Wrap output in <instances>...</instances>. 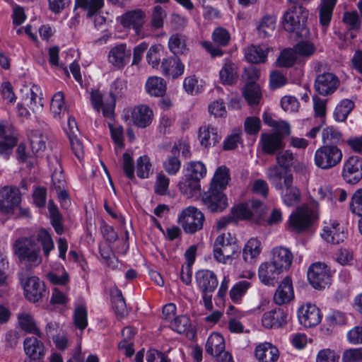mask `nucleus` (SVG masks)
Returning <instances> with one entry per match:
<instances>
[{
    "label": "nucleus",
    "instance_id": "11",
    "mask_svg": "<svg viewBox=\"0 0 362 362\" xmlns=\"http://www.w3.org/2000/svg\"><path fill=\"white\" fill-rule=\"evenodd\" d=\"M21 284L25 298L31 303L38 302L47 295L44 282L37 276L22 278Z\"/></svg>",
    "mask_w": 362,
    "mask_h": 362
},
{
    "label": "nucleus",
    "instance_id": "56",
    "mask_svg": "<svg viewBox=\"0 0 362 362\" xmlns=\"http://www.w3.org/2000/svg\"><path fill=\"white\" fill-rule=\"evenodd\" d=\"M170 327L179 334L186 333L191 327L190 320L185 315L177 316L170 322Z\"/></svg>",
    "mask_w": 362,
    "mask_h": 362
},
{
    "label": "nucleus",
    "instance_id": "60",
    "mask_svg": "<svg viewBox=\"0 0 362 362\" xmlns=\"http://www.w3.org/2000/svg\"><path fill=\"white\" fill-rule=\"evenodd\" d=\"M276 159L277 164L273 165L272 166H278L285 171H288V168L292 165L293 154L291 151L286 150L285 151L278 153L276 154Z\"/></svg>",
    "mask_w": 362,
    "mask_h": 362
},
{
    "label": "nucleus",
    "instance_id": "9",
    "mask_svg": "<svg viewBox=\"0 0 362 362\" xmlns=\"http://www.w3.org/2000/svg\"><path fill=\"white\" fill-rule=\"evenodd\" d=\"M211 38L213 42L204 41L202 43V47L212 57H221L223 51L221 47H226L230 41L229 32L226 28L218 27L213 31Z\"/></svg>",
    "mask_w": 362,
    "mask_h": 362
},
{
    "label": "nucleus",
    "instance_id": "63",
    "mask_svg": "<svg viewBox=\"0 0 362 362\" xmlns=\"http://www.w3.org/2000/svg\"><path fill=\"white\" fill-rule=\"evenodd\" d=\"M350 209L354 214L362 217V189L356 190L353 194Z\"/></svg>",
    "mask_w": 362,
    "mask_h": 362
},
{
    "label": "nucleus",
    "instance_id": "24",
    "mask_svg": "<svg viewBox=\"0 0 362 362\" xmlns=\"http://www.w3.org/2000/svg\"><path fill=\"white\" fill-rule=\"evenodd\" d=\"M288 313L281 308H276L264 313L262 322L267 329L279 328L286 324Z\"/></svg>",
    "mask_w": 362,
    "mask_h": 362
},
{
    "label": "nucleus",
    "instance_id": "21",
    "mask_svg": "<svg viewBox=\"0 0 362 362\" xmlns=\"http://www.w3.org/2000/svg\"><path fill=\"white\" fill-rule=\"evenodd\" d=\"M321 236L327 243L339 244L346 239V233L338 221L329 220L325 222Z\"/></svg>",
    "mask_w": 362,
    "mask_h": 362
},
{
    "label": "nucleus",
    "instance_id": "5",
    "mask_svg": "<svg viewBox=\"0 0 362 362\" xmlns=\"http://www.w3.org/2000/svg\"><path fill=\"white\" fill-rule=\"evenodd\" d=\"M343 152L337 145H323L318 148L314 155V163L324 170L337 166L342 160Z\"/></svg>",
    "mask_w": 362,
    "mask_h": 362
},
{
    "label": "nucleus",
    "instance_id": "51",
    "mask_svg": "<svg viewBox=\"0 0 362 362\" xmlns=\"http://www.w3.org/2000/svg\"><path fill=\"white\" fill-rule=\"evenodd\" d=\"M170 50L175 55L183 54L186 50L185 37L180 34H174L168 40Z\"/></svg>",
    "mask_w": 362,
    "mask_h": 362
},
{
    "label": "nucleus",
    "instance_id": "14",
    "mask_svg": "<svg viewBox=\"0 0 362 362\" xmlns=\"http://www.w3.org/2000/svg\"><path fill=\"white\" fill-rule=\"evenodd\" d=\"M317 218V216L313 209L299 207L291 214L289 226L293 230L301 232L308 229Z\"/></svg>",
    "mask_w": 362,
    "mask_h": 362
},
{
    "label": "nucleus",
    "instance_id": "18",
    "mask_svg": "<svg viewBox=\"0 0 362 362\" xmlns=\"http://www.w3.org/2000/svg\"><path fill=\"white\" fill-rule=\"evenodd\" d=\"M339 86V80L334 74L325 72L317 76L314 88L320 95L327 96L334 93Z\"/></svg>",
    "mask_w": 362,
    "mask_h": 362
},
{
    "label": "nucleus",
    "instance_id": "17",
    "mask_svg": "<svg viewBox=\"0 0 362 362\" xmlns=\"http://www.w3.org/2000/svg\"><path fill=\"white\" fill-rule=\"evenodd\" d=\"M341 175L344 181L355 185L362 179V158L349 156L344 160Z\"/></svg>",
    "mask_w": 362,
    "mask_h": 362
},
{
    "label": "nucleus",
    "instance_id": "42",
    "mask_svg": "<svg viewBox=\"0 0 362 362\" xmlns=\"http://www.w3.org/2000/svg\"><path fill=\"white\" fill-rule=\"evenodd\" d=\"M219 76L223 84H233L238 77L235 64L230 62H226L219 71Z\"/></svg>",
    "mask_w": 362,
    "mask_h": 362
},
{
    "label": "nucleus",
    "instance_id": "53",
    "mask_svg": "<svg viewBox=\"0 0 362 362\" xmlns=\"http://www.w3.org/2000/svg\"><path fill=\"white\" fill-rule=\"evenodd\" d=\"M37 240L42 247L45 256L48 257L50 252L54 248V244L50 234L45 229H41L37 235Z\"/></svg>",
    "mask_w": 362,
    "mask_h": 362
},
{
    "label": "nucleus",
    "instance_id": "27",
    "mask_svg": "<svg viewBox=\"0 0 362 362\" xmlns=\"http://www.w3.org/2000/svg\"><path fill=\"white\" fill-rule=\"evenodd\" d=\"M153 116V111L145 105L134 107L132 112L133 123L140 128L148 126L152 122Z\"/></svg>",
    "mask_w": 362,
    "mask_h": 362
},
{
    "label": "nucleus",
    "instance_id": "30",
    "mask_svg": "<svg viewBox=\"0 0 362 362\" xmlns=\"http://www.w3.org/2000/svg\"><path fill=\"white\" fill-rule=\"evenodd\" d=\"M161 68L165 76L175 78L183 74L185 66L177 57H173L164 59Z\"/></svg>",
    "mask_w": 362,
    "mask_h": 362
},
{
    "label": "nucleus",
    "instance_id": "57",
    "mask_svg": "<svg viewBox=\"0 0 362 362\" xmlns=\"http://www.w3.org/2000/svg\"><path fill=\"white\" fill-rule=\"evenodd\" d=\"M167 13L160 6H156L153 8L151 19V25L153 29L157 30L163 28L164 20L166 18Z\"/></svg>",
    "mask_w": 362,
    "mask_h": 362
},
{
    "label": "nucleus",
    "instance_id": "49",
    "mask_svg": "<svg viewBox=\"0 0 362 362\" xmlns=\"http://www.w3.org/2000/svg\"><path fill=\"white\" fill-rule=\"evenodd\" d=\"M250 286V282L246 280L240 281L234 284L229 292L231 300L235 303H240Z\"/></svg>",
    "mask_w": 362,
    "mask_h": 362
},
{
    "label": "nucleus",
    "instance_id": "61",
    "mask_svg": "<svg viewBox=\"0 0 362 362\" xmlns=\"http://www.w3.org/2000/svg\"><path fill=\"white\" fill-rule=\"evenodd\" d=\"M183 87L186 92L191 95L199 93L202 90L203 88L194 76L185 78L183 81Z\"/></svg>",
    "mask_w": 362,
    "mask_h": 362
},
{
    "label": "nucleus",
    "instance_id": "33",
    "mask_svg": "<svg viewBox=\"0 0 362 362\" xmlns=\"http://www.w3.org/2000/svg\"><path fill=\"white\" fill-rule=\"evenodd\" d=\"M23 346L25 354L32 359H39L44 355V344L36 337H26Z\"/></svg>",
    "mask_w": 362,
    "mask_h": 362
},
{
    "label": "nucleus",
    "instance_id": "35",
    "mask_svg": "<svg viewBox=\"0 0 362 362\" xmlns=\"http://www.w3.org/2000/svg\"><path fill=\"white\" fill-rule=\"evenodd\" d=\"M268 49V47L264 45L251 46L245 50V56L247 61L250 63L257 64L264 62L267 56Z\"/></svg>",
    "mask_w": 362,
    "mask_h": 362
},
{
    "label": "nucleus",
    "instance_id": "58",
    "mask_svg": "<svg viewBox=\"0 0 362 362\" xmlns=\"http://www.w3.org/2000/svg\"><path fill=\"white\" fill-rule=\"evenodd\" d=\"M3 139L4 141H0V156L7 159L17 143V135L9 136Z\"/></svg>",
    "mask_w": 362,
    "mask_h": 362
},
{
    "label": "nucleus",
    "instance_id": "15",
    "mask_svg": "<svg viewBox=\"0 0 362 362\" xmlns=\"http://www.w3.org/2000/svg\"><path fill=\"white\" fill-rule=\"evenodd\" d=\"M264 214V205L257 199L252 200L249 204H240L231 209L234 219H250L262 217Z\"/></svg>",
    "mask_w": 362,
    "mask_h": 362
},
{
    "label": "nucleus",
    "instance_id": "32",
    "mask_svg": "<svg viewBox=\"0 0 362 362\" xmlns=\"http://www.w3.org/2000/svg\"><path fill=\"white\" fill-rule=\"evenodd\" d=\"M199 139L202 146L208 148L214 146L221 139L218 129L211 125L199 128Z\"/></svg>",
    "mask_w": 362,
    "mask_h": 362
},
{
    "label": "nucleus",
    "instance_id": "34",
    "mask_svg": "<svg viewBox=\"0 0 362 362\" xmlns=\"http://www.w3.org/2000/svg\"><path fill=\"white\" fill-rule=\"evenodd\" d=\"M262 252V243L257 238H252L246 243L243 250L244 260L252 263Z\"/></svg>",
    "mask_w": 362,
    "mask_h": 362
},
{
    "label": "nucleus",
    "instance_id": "55",
    "mask_svg": "<svg viewBox=\"0 0 362 362\" xmlns=\"http://www.w3.org/2000/svg\"><path fill=\"white\" fill-rule=\"evenodd\" d=\"M64 95L61 91L56 93L52 99L50 104V110L54 117H61L62 113L65 110Z\"/></svg>",
    "mask_w": 362,
    "mask_h": 362
},
{
    "label": "nucleus",
    "instance_id": "6",
    "mask_svg": "<svg viewBox=\"0 0 362 362\" xmlns=\"http://www.w3.org/2000/svg\"><path fill=\"white\" fill-rule=\"evenodd\" d=\"M14 253L21 261L37 266L40 264V248L31 238H21L14 244Z\"/></svg>",
    "mask_w": 362,
    "mask_h": 362
},
{
    "label": "nucleus",
    "instance_id": "45",
    "mask_svg": "<svg viewBox=\"0 0 362 362\" xmlns=\"http://www.w3.org/2000/svg\"><path fill=\"white\" fill-rule=\"evenodd\" d=\"M342 139L341 132L333 126L327 127L323 129L322 133V140L323 145H337Z\"/></svg>",
    "mask_w": 362,
    "mask_h": 362
},
{
    "label": "nucleus",
    "instance_id": "13",
    "mask_svg": "<svg viewBox=\"0 0 362 362\" xmlns=\"http://www.w3.org/2000/svg\"><path fill=\"white\" fill-rule=\"evenodd\" d=\"M21 202V194L17 187L7 185L0 189V211L3 214H12Z\"/></svg>",
    "mask_w": 362,
    "mask_h": 362
},
{
    "label": "nucleus",
    "instance_id": "31",
    "mask_svg": "<svg viewBox=\"0 0 362 362\" xmlns=\"http://www.w3.org/2000/svg\"><path fill=\"white\" fill-rule=\"evenodd\" d=\"M205 351L208 354L216 357L225 351V340L218 333L214 332L209 337L205 344Z\"/></svg>",
    "mask_w": 362,
    "mask_h": 362
},
{
    "label": "nucleus",
    "instance_id": "16",
    "mask_svg": "<svg viewBox=\"0 0 362 362\" xmlns=\"http://www.w3.org/2000/svg\"><path fill=\"white\" fill-rule=\"evenodd\" d=\"M237 250L238 246L235 244L230 243L224 234L220 235L214 243V257L217 262L227 264L233 259Z\"/></svg>",
    "mask_w": 362,
    "mask_h": 362
},
{
    "label": "nucleus",
    "instance_id": "22",
    "mask_svg": "<svg viewBox=\"0 0 362 362\" xmlns=\"http://www.w3.org/2000/svg\"><path fill=\"white\" fill-rule=\"evenodd\" d=\"M259 145L264 154L274 155L284 147L283 137L276 133L262 134Z\"/></svg>",
    "mask_w": 362,
    "mask_h": 362
},
{
    "label": "nucleus",
    "instance_id": "23",
    "mask_svg": "<svg viewBox=\"0 0 362 362\" xmlns=\"http://www.w3.org/2000/svg\"><path fill=\"white\" fill-rule=\"evenodd\" d=\"M130 57L131 50L127 48L126 44L121 43L109 51L107 60L117 69H122L129 63Z\"/></svg>",
    "mask_w": 362,
    "mask_h": 362
},
{
    "label": "nucleus",
    "instance_id": "41",
    "mask_svg": "<svg viewBox=\"0 0 362 362\" xmlns=\"http://www.w3.org/2000/svg\"><path fill=\"white\" fill-rule=\"evenodd\" d=\"M354 108V103L349 99L341 100L334 111V118L337 122H344Z\"/></svg>",
    "mask_w": 362,
    "mask_h": 362
},
{
    "label": "nucleus",
    "instance_id": "64",
    "mask_svg": "<svg viewBox=\"0 0 362 362\" xmlns=\"http://www.w3.org/2000/svg\"><path fill=\"white\" fill-rule=\"evenodd\" d=\"M342 360L343 362H362V347L345 351Z\"/></svg>",
    "mask_w": 362,
    "mask_h": 362
},
{
    "label": "nucleus",
    "instance_id": "25",
    "mask_svg": "<svg viewBox=\"0 0 362 362\" xmlns=\"http://www.w3.org/2000/svg\"><path fill=\"white\" fill-rule=\"evenodd\" d=\"M279 267H277L271 261L269 262H264L260 264L258 270V275L260 281L265 285L274 286L280 278V275L283 273Z\"/></svg>",
    "mask_w": 362,
    "mask_h": 362
},
{
    "label": "nucleus",
    "instance_id": "1",
    "mask_svg": "<svg viewBox=\"0 0 362 362\" xmlns=\"http://www.w3.org/2000/svg\"><path fill=\"white\" fill-rule=\"evenodd\" d=\"M230 180L229 170L226 166L217 168L211 180L209 190L204 193L202 201L211 213L222 212L228 206V197L223 190Z\"/></svg>",
    "mask_w": 362,
    "mask_h": 362
},
{
    "label": "nucleus",
    "instance_id": "29",
    "mask_svg": "<svg viewBox=\"0 0 362 362\" xmlns=\"http://www.w3.org/2000/svg\"><path fill=\"white\" fill-rule=\"evenodd\" d=\"M294 297L292 282L290 279L285 278L276 289L274 300L277 305L289 303Z\"/></svg>",
    "mask_w": 362,
    "mask_h": 362
},
{
    "label": "nucleus",
    "instance_id": "47",
    "mask_svg": "<svg viewBox=\"0 0 362 362\" xmlns=\"http://www.w3.org/2000/svg\"><path fill=\"white\" fill-rule=\"evenodd\" d=\"M276 28V18L272 16H266L262 18L257 29L259 36L266 38L271 36Z\"/></svg>",
    "mask_w": 362,
    "mask_h": 362
},
{
    "label": "nucleus",
    "instance_id": "46",
    "mask_svg": "<svg viewBox=\"0 0 362 362\" xmlns=\"http://www.w3.org/2000/svg\"><path fill=\"white\" fill-rule=\"evenodd\" d=\"M186 175L200 182L206 174L205 165L201 161H190L187 163Z\"/></svg>",
    "mask_w": 362,
    "mask_h": 362
},
{
    "label": "nucleus",
    "instance_id": "52",
    "mask_svg": "<svg viewBox=\"0 0 362 362\" xmlns=\"http://www.w3.org/2000/svg\"><path fill=\"white\" fill-rule=\"evenodd\" d=\"M163 168L169 175H175L181 168V161L177 155L170 152L163 161Z\"/></svg>",
    "mask_w": 362,
    "mask_h": 362
},
{
    "label": "nucleus",
    "instance_id": "54",
    "mask_svg": "<svg viewBox=\"0 0 362 362\" xmlns=\"http://www.w3.org/2000/svg\"><path fill=\"white\" fill-rule=\"evenodd\" d=\"M150 159L146 156H140L136 160V174L139 178L145 179L152 173Z\"/></svg>",
    "mask_w": 362,
    "mask_h": 362
},
{
    "label": "nucleus",
    "instance_id": "50",
    "mask_svg": "<svg viewBox=\"0 0 362 362\" xmlns=\"http://www.w3.org/2000/svg\"><path fill=\"white\" fill-rule=\"evenodd\" d=\"M48 210L50 215V221L55 232L58 235H62L64 232V228L62 223V216L58 211L57 206L52 200L48 203Z\"/></svg>",
    "mask_w": 362,
    "mask_h": 362
},
{
    "label": "nucleus",
    "instance_id": "28",
    "mask_svg": "<svg viewBox=\"0 0 362 362\" xmlns=\"http://www.w3.org/2000/svg\"><path fill=\"white\" fill-rule=\"evenodd\" d=\"M255 355L259 361L275 362L279 357V351L272 344L265 342L256 346Z\"/></svg>",
    "mask_w": 362,
    "mask_h": 362
},
{
    "label": "nucleus",
    "instance_id": "20",
    "mask_svg": "<svg viewBox=\"0 0 362 362\" xmlns=\"http://www.w3.org/2000/svg\"><path fill=\"white\" fill-rule=\"evenodd\" d=\"M300 323L305 327L317 325L322 319L320 309L314 304L307 303L301 306L298 311Z\"/></svg>",
    "mask_w": 362,
    "mask_h": 362
},
{
    "label": "nucleus",
    "instance_id": "7",
    "mask_svg": "<svg viewBox=\"0 0 362 362\" xmlns=\"http://www.w3.org/2000/svg\"><path fill=\"white\" fill-rule=\"evenodd\" d=\"M204 214L194 206L184 209L178 216L177 221L187 233H194L203 228Z\"/></svg>",
    "mask_w": 362,
    "mask_h": 362
},
{
    "label": "nucleus",
    "instance_id": "2",
    "mask_svg": "<svg viewBox=\"0 0 362 362\" xmlns=\"http://www.w3.org/2000/svg\"><path fill=\"white\" fill-rule=\"evenodd\" d=\"M266 176L272 185L281 191L283 202L292 206L300 200V192L293 185V175L291 171H285L278 166H270L266 171Z\"/></svg>",
    "mask_w": 362,
    "mask_h": 362
},
{
    "label": "nucleus",
    "instance_id": "3",
    "mask_svg": "<svg viewBox=\"0 0 362 362\" xmlns=\"http://www.w3.org/2000/svg\"><path fill=\"white\" fill-rule=\"evenodd\" d=\"M308 16V11L303 5H293L284 15L283 28L297 37L305 36L308 33L306 29Z\"/></svg>",
    "mask_w": 362,
    "mask_h": 362
},
{
    "label": "nucleus",
    "instance_id": "38",
    "mask_svg": "<svg viewBox=\"0 0 362 362\" xmlns=\"http://www.w3.org/2000/svg\"><path fill=\"white\" fill-rule=\"evenodd\" d=\"M146 90L152 96H163L166 90L165 83L160 77H150L146 83Z\"/></svg>",
    "mask_w": 362,
    "mask_h": 362
},
{
    "label": "nucleus",
    "instance_id": "48",
    "mask_svg": "<svg viewBox=\"0 0 362 362\" xmlns=\"http://www.w3.org/2000/svg\"><path fill=\"white\" fill-rule=\"evenodd\" d=\"M243 95L250 105L259 104L262 97L259 86L256 83H247Z\"/></svg>",
    "mask_w": 362,
    "mask_h": 362
},
{
    "label": "nucleus",
    "instance_id": "43",
    "mask_svg": "<svg viewBox=\"0 0 362 362\" xmlns=\"http://www.w3.org/2000/svg\"><path fill=\"white\" fill-rule=\"evenodd\" d=\"M76 6L87 12L88 17L96 16L104 5V0H76Z\"/></svg>",
    "mask_w": 362,
    "mask_h": 362
},
{
    "label": "nucleus",
    "instance_id": "12",
    "mask_svg": "<svg viewBox=\"0 0 362 362\" xmlns=\"http://www.w3.org/2000/svg\"><path fill=\"white\" fill-rule=\"evenodd\" d=\"M146 13L141 9H134L125 12L120 17L121 25L127 30H133L139 38L146 37L142 28L146 23Z\"/></svg>",
    "mask_w": 362,
    "mask_h": 362
},
{
    "label": "nucleus",
    "instance_id": "59",
    "mask_svg": "<svg viewBox=\"0 0 362 362\" xmlns=\"http://www.w3.org/2000/svg\"><path fill=\"white\" fill-rule=\"evenodd\" d=\"M316 51V47L313 43L308 41H301L294 47V52L296 54L309 57L312 56Z\"/></svg>",
    "mask_w": 362,
    "mask_h": 362
},
{
    "label": "nucleus",
    "instance_id": "8",
    "mask_svg": "<svg viewBox=\"0 0 362 362\" xmlns=\"http://www.w3.org/2000/svg\"><path fill=\"white\" fill-rule=\"evenodd\" d=\"M23 103H18L17 107L19 113L22 116H27L28 111L23 106H28L33 112L40 110L43 104L42 98V92L40 88L37 85H33L30 88L25 87L21 89Z\"/></svg>",
    "mask_w": 362,
    "mask_h": 362
},
{
    "label": "nucleus",
    "instance_id": "19",
    "mask_svg": "<svg viewBox=\"0 0 362 362\" xmlns=\"http://www.w3.org/2000/svg\"><path fill=\"white\" fill-rule=\"evenodd\" d=\"M126 81L117 78L111 85L107 103L104 108V117L112 118L115 107V102L117 98H122L127 90Z\"/></svg>",
    "mask_w": 362,
    "mask_h": 362
},
{
    "label": "nucleus",
    "instance_id": "44",
    "mask_svg": "<svg viewBox=\"0 0 362 362\" xmlns=\"http://www.w3.org/2000/svg\"><path fill=\"white\" fill-rule=\"evenodd\" d=\"M112 308L117 315L123 317L127 314V305L122 291L118 288L111 291Z\"/></svg>",
    "mask_w": 362,
    "mask_h": 362
},
{
    "label": "nucleus",
    "instance_id": "37",
    "mask_svg": "<svg viewBox=\"0 0 362 362\" xmlns=\"http://www.w3.org/2000/svg\"><path fill=\"white\" fill-rule=\"evenodd\" d=\"M47 135L40 130L32 131L30 134V144L33 155H37L46 148Z\"/></svg>",
    "mask_w": 362,
    "mask_h": 362
},
{
    "label": "nucleus",
    "instance_id": "26",
    "mask_svg": "<svg viewBox=\"0 0 362 362\" xmlns=\"http://www.w3.org/2000/svg\"><path fill=\"white\" fill-rule=\"evenodd\" d=\"M293 254L286 247L280 246L274 247L272 251L271 262L282 272L288 270L293 261Z\"/></svg>",
    "mask_w": 362,
    "mask_h": 362
},
{
    "label": "nucleus",
    "instance_id": "36",
    "mask_svg": "<svg viewBox=\"0 0 362 362\" xmlns=\"http://www.w3.org/2000/svg\"><path fill=\"white\" fill-rule=\"evenodd\" d=\"M337 0H321L319 6L320 23L322 27L329 25L332 19L333 9Z\"/></svg>",
    "mask_w": 362,
    "mask_h": 362
},
{
    "label": "nucleus",
    "instance_id": "39",
    "mask_svg": "<svg viewBox=\"0 0 362 362\" xmlns=\"http://www.w3.org/2000/svg\"><path fill=\"white\" fill-rule=\"evenodd\" d=\"M18 323L22 329L42 338V334L37 327L33 316L26 313H20L18 316Z\"/></svg>",
    "mask_w": 362,
    "mask_h": 362
},
{
    "label": "nucleus",
    "instance_id": "10",
    "mask_svg": "<svg viewBox=\"0 0 362 362\" xmlns=\"http://www.w3.org/2000/svg\"><path fill=\"white\" fill-rule=\"evenodd\" d=\"M307 276L310 284L315 289L321 290L330 284V272L323 263L312 264L308 268Z\"/></svg>",
    "mask_w": 362,
    "mask_h": 362
},
{
    "label": "nucleus",
    "instance_id": "4",
    "mask_svg": "<svg viewBox=\"0 0 362 362\" xmlns=\"http://www.w3.org/2000/svg\"><path fill=\"white\" fill-rule=\"evenodd\" d=\"M195 281L206 309L211 310L213 308V293L218 284L216 274L209 269H200L195 273Z\"/></svg>",
    "mask_w": 362,
    "mask_h": 362
},
{
    "label": "nucleus",
    "instance_id": "62",
    "mask_svg": "<svg viewBox=\"0 0 362 362\" xmlns=\"http://www.w3.org/2000/svg\"><path fill=\"white\" fill-rule=\"evenodd\" d=\"M339 356L330 349L320 350L316 356V362H339Z\"/></svg>",
    "mask_w": 362,
    "mask_h": 362
},
{
    "label": "nucleus",
    "instance_id": "40",
    "mask_svg": "<svg viewBox=\"0 0 362 362\" xmlns=\"http://www.w3.org/2000/svg\"><path fill=\"white\" fill-rule=\"evenodd\" d=\"M178 187L182 194L192 197L200 190L201 185L199 181L185 175V178L179 182Z\"/></svg>",
    "mask_w": 362,
    "mask_h": 362
}]
</instances>
